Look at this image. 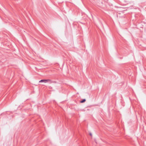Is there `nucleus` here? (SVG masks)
I'll return each instance as SVG.
<instances>
[{
  "label": "nucleus",
  "instance_id": "obj_1",
  "mask_svg": "<svg viewBox=\"0 0 146 146\" xmlns=\"http://www.w3.org/2000/svg\"><path fill=\"white\" fill-rule=\"evenodd\" d=\"M46 82H49L50 83H51L53 82V81L51 80L50 79H47L46 80Z\"/></svg>",
  "mask_w": 146,
  "mask_h": 146
},
{
  "label": "nucleus",
  "instance_id": "obj_2",
  "mask_svg": "<svg viewBox=\"0 0 146 146\" xmlns=\"http://www.w3.org/2000/svg\"><path fill=\"white\" fill-rule=\"evenodd\" d=\"M46 80H42L39 81V82H44V83H46Z\"/></svg>",
  "mask_w": 146,
  "mask_h": 146
},
{
  "label": "nucleus",
  "instance_id": "obj_3",
  "mask_svg": "<svg viewBox=\"0 0 146 146\" xmlns=\"http://www.w3.org/2000/svg\"><path fill=\"white\" fill-rule=\"evenodd\" d=\"M85 101H86V100L85 99H83L82 101H81L80 102L81 103H84V102H85Z\"/></svg>",
  "mask_w": 146,
  "mask_h": 146
},
{
  "label": "nucleus",
  "instance_id": "obj_4",
  "mask_svg": "<svg viewBox=\"0 0 146 146\" xmlns=\"http://www.w3.org/2000/svg\"><path fill=\"white\" fill-rule=\"evenodd\" d=\"M90 135L91 136H92V134H91V133H90Z\"/></svg>",
  "mask_w": 146,
  "mask_h": 146
}]
</instances>
